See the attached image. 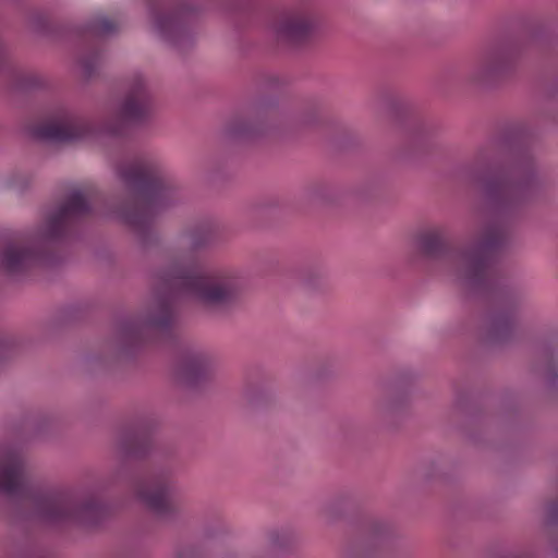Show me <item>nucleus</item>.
Masks as SVG:
<instances>
[{
  "instance_id": "f3484780",
  "label": "nucleus",
  "mask_w": 558,
  "mask_h": 558,
  "mask_svg": "<svg viewBox=\"0 0 558 558\" xmlns=\"http://www.w3.org/2000/svg\"><path fill=\"white\" fill-rule=\"evenodd\" d=\"M504 325H505L504 327L507 329L510 327V323L508 320H506Z\"/></svg>"
},
{
  "instance_id": "ddd939ff",
  "label": "nucleus",
  "mask_w": 558,
  "mask_h": 558,
  "mask_svg": "<svg viewBox=\"0 0 558 558\" xmlns=\"http://www.w3.org/2000/svg\"><path fill=\"white\" fill-rule=\"evenodd\" d=\"M150 445V437L148 434H135L128 438L125 451L131 456L144 454Z\"/></svg>"
},
{
  "instance_id": "f8f14e48",
  "label": "nucleus",
  "mask_w": 558,
  "mask_h": 558,
  "mask_svg": "<svg viewBox=\"0 0 558 558\" xmlns=\"http://www.w3.org/2000/svg\"><path fill=\"white\" fill-rule=\"evenodd\" d=\"M523 190L520 183L513 182L504 175L494 178L487 185L490 198L501 204L512 203L520 196Z\"/></svg>"
},
{
  "instance_id": "f257e3e1",
  "label": "nucleus",
  "mask_w": 558,
  "mask_h": 558,
  "mask_svg": "<svg viewBox=\"0 0 558 558\" xmlns=\"http://www.w3.org/2000/svg\"><path fill=\"white\" fill-rule=\"evenodd\" d=\"M0 492L28 502L34 514L49 524H97L107 508L94 496L83 500L71 492H43L31 478L21 452L13 446L0 447Z\"/></svg>"
},
{
  "instance_id": "6e6552de",
  "label": "nucleus",
  "mask_w": 558,
  "mask_h": 558,
  "mask_svg": "<svg viewBox=\"0 0 558 558\" xmlns=\"http://www.w3.org/2000/svg\"><path fill=\"white\" fill-rule=\"evenodd\" d=\"M150 109V97L145 82L141 75H135L128 83L126 95L112 125L141 123L148 117Z\"/></svg>"
},
{
  "instance_id": "dca6fc26",
  "label": "nucleus",
  "mask_w": 558,
  "mask_h": 558,
  "mask_svg": "<svg viewBox=\"0 0 558 558\" xmlns=\"http://www.w3.org/2000/svg\"><path fill=\"white\" fill-rule=\"evenodd\" d=\"M108 132L112 133V134H119L120 133V131L117 128H109Z\"/></svg>"
},
{
  "instance_id": "9d476101",
  "label": "nucleus",
  "mask_w": 558,
  "mask_h": 558,
  "mask_svg": "<svg viewBox=\"0 0 558 558\" xmlns=\"http://www.w3.org/2000/svg\"><path fill=\"white\" fill-rule=\"evenodd\" d=\"M314 32L311 19L301 12L284 14L276 24L278 37L291 45H301L312 38Z\"/></svg>"
},
{
  "instance_id": "7ed1b4c3",
  "label": "nucleus",
  "mask_w": 558,
  "mask_h": 558,
  "mask_svg": "<svg viewBox=\"0 0 558 558\" xmlns=\"http://www.w3.org/2000/svg\"><path fill=\"white\" fill-rule=\"evenodd\" d=\"M117 171L133 195L116 210V215L124 223L144 231L155 216L170 204L172 187L159 167L143 156L122 161Z\"/></svg>"
},
{
  "instance_id": "0eeeda50",
  "label": "nucleus",
  "mask_w": 558,
  "mask_h": 558,
  "mask_svg": "<svg viewBox=\"0 0 558 558\" xmlns=\"http://www.w3.org/2000/svg\"><path fill=\"white\" fill-rule=\"evenodd\" d=\"M93 192L75 190L69 194L64 204L46 220L45 236L58 240L63 236L73 219L88 216L92 211Z\"/></svg>"
},
{
  "instance_id": "423d86ee",
  "label": "nucleus",
  "mask_w": 558,
  "mask_h": 558,
  "mask_svg": "<svg viewBox=\"0 0 558 558\" xmlns=\"http://www.w3.org/2000/svg\"><path fill=\"white\" fill-rule=\"evenodd\" d=\"M33 239L11 236L0 244V268L9 275H19L44 262Z\"/></svg>"
},
{
  "instance_id": "f03ea898",
  "label": "nucleus",
  "mask_w": 558,
  "mask_h": 558,
  "mask_svg": "<svg viewBox=\"0 0 558 558\" xmlns=\"http://www.w3.org/2000/svg\"><path fill=\"white\" fill-rule=\"evenodd\" d=\"M234 290V279L230 276L209 271L196 259L177 262L160 276L158 312L147 325L167 329L172 320V304L179 296L191 298L205 305H220L232 298Z\"/></svg>"
},
{
  "instance_id": "1a4fd4ad",
  "label": "nucleus",
  "mask_w": 558,
  "mask_h": 558,
  "mask_svg": "<svg viewBox=\"0 0 558 558\" xmlns=\"http://www.w3.org/2000/svg\"><path fill=\"white\" fill-rule=\"evenodd\" d=\"M137 495L158 515L166 517L175 509L170 481L165 474H155L140 484Z\"/></svg>"
},
{
  "instance_id": "39448f33",
  "label": "nucleus",
  "mask_w": 558,
  "mask_h": 558,
  "mask_svg": "<svg viewBox=\"0 0 558 558\" xmlns=\"http://www.w3.org/2000/svg\"><path fill=\"white\" fill-rule=\"evenodd\" d=\"M93 126L65 108H58L45 120L33 124L31 132L37 140L53 143H70L87 137Z\"/></svg>"
},
{
  "instance_id": "20e7f679",
  "label": "nucleus",
  "mask_w": 558,
  "mask_h": 558,
  "mask_svg": "<svg viewBox=\"0 0 558 558\" xmlns=\"http://www.w3.org/2000/svg\"><path fill=\"white\" fill-rule=\"evenodd\" d=\"M417 242L427 257L453 256L461 277L473 288L488 291L496 286V256L505 242L504 232L499 228H489L477 245L463 252H453L444 240L441 231L436 228L422 232Z\"/></svg>"
},
{
  "instance_id": "9b49d317",
  "label": "nucleus",
  "mask_w": 558,
  "mask_h": 558,
  "mask_svg": "<svg viewBox=\"0 0 558 558\" xmlns=\"http://www.w3.org/2000/svg\"><path fill=\"white\" fill-rule=\"evenodd\" d=\"M155 27L162 37L173 44H179L185 35V16L181 9H171L166 13H154Z\"/></svg>"
},
{
  "instance_id": "4468645a",
  "label": "nucleus",
  "mask_w": 558,
  "mask_h": 558,
  "mask_svg": "<svg viewBox=\"0 0 558 558\" xmlns=\"http://www.w3.org/2000/svg\"><path fill=\"white\" fill-rule=\"evenodd\" d=\"M117 27V22L106 16L95 17L89 25L90 32L98 36L109 35L113 33Z\"/></svg>"
},
{
  "instance_id": "2eb2a0df",
  "label": "nucleus",
  "mask_w": 558,
  "mask_h": 558,
  "mask_svg": "<svg viewBox=\"0 0 558 558\" xmlns=\"http://www.w3.org/2000/svg\"><path fill=\"white\" fill-rule=\"evenodd\" d=\"M206 362L202 357H194L185 366L186 376L191 383H195L206 373Z\"/></svg>"
}]
</instances>
